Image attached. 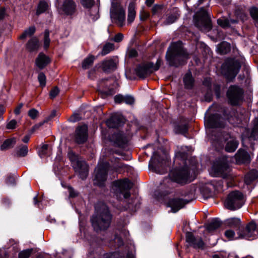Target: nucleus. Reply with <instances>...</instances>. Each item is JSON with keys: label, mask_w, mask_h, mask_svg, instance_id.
I'll return each mask as SVG.
<instances>
[{"label": "nucleus", "mask_w": 258, "mask_h": 258, "mask_svg": "<svg viewBox=\"0 0 258 258\" xmlns=\"http://www.w3.org/2000/svg\"><path fill=\"white\" fill-rule=\"evenodd\" d=\"M111 219L112 215L106 205L102 204L96 206L95 212L91 219L92 225L96 231L105 230L108 228Z\"/></svg>", "instance_id": "1"}, {"label": "nucleus", "mask_w": 258, "mask_h": 258, "mask_svg": "<svg viewBox=\"0 0 258 258\" xmlns=\"http://www.w3.org/2000/svg\"><path fill=\"white\" fill-rule=\"evenodd\" d=\"M166 60L170 66L177 67L182 64L188 58L187 52L183 49L180 42L171 44L166 53Z\"/></svg>", "instance_id": "2"}, {"label": "nucleus", "mask_w": 258, "mask_h": 258, "mask_svg": "<svg viewBox=\"0 0 258 258\" xmlns=\"http://www.w3.org/2000/svg\"><path fill=\"white\" fill-rule=\"evenodd\" d=\"M188 175L189 171L186 167L182 168H174L170 171L168 177L164 178L161 184L164 187H170L172 182L185 183Z\"/></svg>", "instance_id": "3"}, {"label": "nucleus", "mask_w": 258, "mask_h": 258, "mask_svg": "<svg viewBox=\"0 0 258 258\" xmlns=\"http://www.w3.org/2000/svg\"><path fill=\"white\" fill-rule=\"evenodd\" d=\"M68 156L79 177L82 179H85L88 174V167L85 161L81 160L72 151L69 152Z\"/></svg>", "instance_id": "4"}, {"label": "nucleus", "mask_w": 258, "mask_h": 258, "mask_svg": "<svg viewBox=\"0 0 258 258\" xmlns=\"http://www.w3.org/2000/svg\"><path fill=\"white\" fill-rule=\"evenodd\" d=\"M133 184L127 179L119 180L113 183L112 190L116 196V198L120 200L121 196L124 199L129 198L131 196L129 190L132 187Z\"/></svg>", "instance_id": "5"}, {"label": "nucleus", "mask_w": 258, "mask_h": 258, "mask_svg": "<svg viewBox=\"0 0 258 258\" xmlns=\"http://www.w3.org/2000/svg\"><path fill=\"white\" fill-rule=\"evenodd\" d=\"M195 24L200 30L208 32L212 28L211 20L208 12L204 8L200 9L194 17Z\"/></svg>", "instance_id": "6"}, {"label": "nucleus", "mask_w": 258, "mask_h": 258, "mask_svg": "<svg viewBox=\"0 0 258 258\" xmlns=\"http://www.w3.org/2000/svg\"><path fill=\"white\" fill-rule=\"evenodd\" d=\"M243 195L239 191L230 192L225 201V206L229 210L234 211L240 209L244 204Z\"/></svg>", "instance_id": "7"}, {"label": "nucleus", "mask_w": 258, "mask_h": 258, "mask_svg": "<svg viewBox=\"0 0 258 258\" xmlns=\"http://www.w3.org/2000/svg\"><path fill=\"white\" fill-rule=\"evenodd\" d=\"M110 15L112 21L118 26L122 27L124 25L125 18V10L119 2H112Z\"/></svg>", "instance_id": "8"}, {"label": "nucleus", "mask_w": 258, "mask_h": 258, "mask_svg": "<svg viewBox=\"0 0 258 258\" xmlns=\"http://www.w3.org/2000/svg\"><path fill=\"white\" fill-rule=\"evenodd\" d=\"M241 65L233 59H227L222 66V73L228 78H234L239 72Z\"/></svg>", "instance_id": "9"}, {"label": "nucleus", "mask_w": 258, "mask_h": 258, "mask_svg": "<svg viewBox=\"0 0 258 258\" xmlns=\"http://www.w3.org/2000/svg\"><path fill=\"white\" fill-rule=\"evenodd\" d=\"M162 63L160 59H157L155 64L152 62H147L139 66L136 69L137 75L140 78H144L154 71H157Z\"/></svg>", "instance_id": "10"}, {"label": "nucleus", "mask_w": 258, "mask_h": 258, "mask_svg": "<svg viewBox=\"0 0 258 258\" xmlns=\"http://www.w3.org/2000/svg\"><path fill=\"white\" fill-rule=\"evenodd\" d=\"M243 90L236 85H231L227 92V96L229 103L232 105H237L243 99Z\"/></svg>", "instance_id": "11"}, {"label": "nucleus", "mask_w": 258, "mask_h": 258, "mask_svg": "<svg viewBox=\"0 0 258 258\" xmlns=\"http://www.w3.org/2000/svg\"><path fill=\"white\" fill-rule=\"evenodd\" d=\"M108 164L103 163L98 165L95 169V178L94 184L99 186H103L107 178Z\"/></svg>", "instance_id": "12"}, {"label": "nucleus", "mask_w": 258, "mask_h": 258, "mask_svg": "<svg viewBox=\"0 0 258 258\" xmlns=\"http://www.w3.org/2000/svg\"><path fill=\"white\" fill-rule=\"evenodd\" d=\"M231 169L227 162L223 161L215 163L212 168L211 174L213 176H220L227 178L230 176Z\"/></svg>", "instance_id": "13"}, {"label": "nucleus", "mask_w": 258, "mask_h": 258, "mask_svg": "<svg viewBox=\"0 0 258 258\" xmlns=\"http://www.w3.org/2000/svg\"><path fill=\"white\" fill-rule=\"evenodd\" d=\"M166 160L161 158L157 153H155L149 162V167L155 172L163 174L166 170L164 165L166 164Z\"/></svg>", "instance_id": "14"}, {"label": "nucleus", "mask_w": 258, "mask_h": 258, "mask_svg": "<svg viewBox=\"0 0 258 258\" xmlns=\"http://www.w3.org/2000/svg\"><path fill=\"white\" fill-rule=\"evenodd\" d=\"M88 136V127L86 125H82L76 128L73 140L77 144H83L87 141Z\"/></svg>", "instance_id": "15"}, {"label": "nucleus", "mask_w": 258, "mask_h": 258, "mask_svg": "<svg viewBox=\"0 0 258 258\" xmlns=\"http://www.w3.org/2000/svg\"><path fill=\"white\" fill-rule=\"evenodd\" d=\"M76 10V5L72 0H64L58 7V11L61 15H72Z\"/></svg>", "instance_id": "16"}, {"label": "nucleus", "mask_w": 258, "mask_h": 258, "mask_svg": "<svg viewBox=\"0 0 258 258\" xmlns=\"http://www.w3.org/2000/svg\"><path fill=\"white\" fill-rule=\"evenodd\" d=\"M256 226L254 223L251 222L247 225L245 229L238 232V238L253 239L256 237L255 234Z\"/></svg>", "instance_id": "17"}, {"label": "nucleus", "mask_w": 258, "mask_h": 258, "mask_svg": "<svg viewBox=\"0 0 258 258\" xmlns=\"http://www.w3.org/2000/svg\"><path fill=\"white\" fill-rule=\"evenodd\" d=\"M186 241L190 246L195 248H203L204 243L201 238H196L190 232L186 233Z\"/></svg>", "instance_id": "18"}, {"label": "nucleus", "mask_w": 258, "mask_h": 258, "mask_svg": "<svg viewBox=\"0 0 258 258\" xmlns=\"http://www.w3.org/2000/svg\"><path fill=\"white\" fill-rule=\"evenodd\" d=\"M225 121L218 114L210 116L207 120V125L211 128L223 127Z\"/></svg>", "instance_id": "19"}, {"label": "nucleus", "mask_w": 258, "mask_h": 258, "mask_svg": "<svg viewBox=\"0 0 258 258\" xmlns=\"http://www.w3.org/2000/svg\"><path fill=\"white\" fill-rule=\"evenodd\" d=\"M186 203L180 199H173L169 201L168 205L171 208V211L173 213L177 212L179 209L184 207Z\"/></svg>", "instance_id": "20"}, {"label": "nucleus", "mask_w": 258, "mask_h": 258, "mask_svg": "<svg viewBox=\"0 0 258 258\" xmlns=\"http://www.w3.org/2000/svg\"><path fill=\"white\" fill-rule=\"evenodd\" d=\"M50 62V60L49 57L42 52L39 54L35 60V64L40 69H43L49 64Z\"/></svg>", "instance_id": "21"}, {"label": "nucleus", "mask_w": 258, "mask_h": 258, "mask_svg": "<svg viewBox=\"0 0 258 258\" xmlns=\"http://www.w3.org/2000/svg\"><path fill=\"white\" fill-rule=\"evenodd\" d=\"M122 121L123 118L121 116L114 114L106 121V124L110 128H115L119 126Z\"/></svg>", "instance_id": "22"}, {"label": "nucleus", "mask_w": 258, "mask_h": 258, "mask_svg": "<svg viewBox=\"0 0 258 258\" xmlns=\"http://www.w3.org/2000/svg\"><path fill=\"white\" fill-rule=\"evenodd\" d=\"M236 161L238 163H248L250 162V156L248 153L243 150H239L235 155Z\"/></svg>", "instance_id": "23"}, {"label": "nucleus", "mask_w": 258, "mask_h": 258, "mask_svg": "<svg viewBox=\"0 0 258 258\" xmlns=\"http://www.w3.org/2000/svg\"><path fill=\"white\" fill-rule=\"evenodd\" d=\"M39 46V40L36 37H33L30 39L26 45L27 50L30 52L37 51Z\"/></svg>", "instance_id": "24"}, {"label": "nucleus", "mask_w": 258, "mask_h": 258, "mask_svg": "<svg viewBox=\"0 0 258 258\" xmlns=\"http://www.w3.org/2000/svg\"><path fill=\"white\" fill-rule=\"evenodd\" d=\"M217 23L219 25L222 27L223 28H226L228 27H230L231 25L235 24L238 23V20L235 19H228L225 17H223L217 20Z\"/></svg>", "instance_id": "25"}, {"label": "nucleus", "mask_w": 258, "mask_h": 258, "mask_svg": "<svg viewBox=\"0 0 258 258\" xmlns=\"http://www.w3.org/2000/svg\"><path fill=\"white\" fill-rule=\"evenodd\" d=\"M257 177V171L255 170H250L245 175L244 182L247 185L250 184L253 181L255 180Z\"/></svg>", "instance_id": "26"}, {"label": "nucleus", "mask_w": 258, "mask_h": 258, "mask_svg": "<svg viewBox=\"0 0 258 258\" xmlns=\"http://www.w3.org/2000/svg\"><path fill=\"white\" fill-rule=\"evenodd\" d=\"M238 142L234 138H230L225 146V150L228 152H233L237 149Z\"/></svg>", "instance_id": "27"}, {"label": "nucleus", "mask_w": 258, "mask_h": 258, "mask_svg": "<svg viewBox=\"0 0 258 258\" xmlns=\"http://www.w3.org/2000/svg\"><path fill=\"white\" fill-rule=\"evenodd\" d=\"M116 64L112 59L106 60L102 63V68L104 71L109 72L114 70Z\"/></svg>", "instance_id": "28"}, {"label": "nucleus", "mask_w": 258, "mask_h": 258, "mask_svg": "<svg viewBox=\"0 0 258 258\" xmlns=\"http://www.w3.org/2000/svg\"><path fill=\"white\" fill-rule=\"evenodd\" d=\"M253 125L251 135L248 139L249 141L255 140L258 138V117L255 118L253 120Z\"/></svg>", "instance_id": "29"}, {"label": "nucleus", "mask_w": 258, "mask_h": 258, "mask_svg": "<svg viewBox=\"0 0 258 258\" xmlns=\"http://www.w3.org/2000/svg\"><path fill=\"white\" fill-rule=\"evenodd\" d=\"M16 140L15 138L6 140L1 146V150H8L13 147L16 144Z\"/></svg>", "instance_id": "30"}, {"label": "nucleus", "mask_w": 258, "mask_h": 258, "mask_svg": "<svg viewBox=\"0 0 258 258\" xmlns=\"http://www.w3.org/2000/svg\"><path fill=\"white\" fill-rule=\"evenodd\" d=\"M35 32V28L34 26H31L28 29H26L24 32L19 37L21 40L25 39L28 37L32 36Z\"/></svg>", "instance_id": "31"}, {"label": "nucleus", "mask_w": 258, "mask_h": 258, "mask_svg": "<svg viewBox=\"0 0 258 258\" xmlns=\"http://www.w3.org/2000/svg\"><path fill=\"white\" fill-rule=\"evenodd\" d=\"M183 81L186 88H191L193 86L194 80L190 72L186 74Z\"/></svg>", "instance_id": "32"}, {"label": "nucleus", "mask_w": 258, "mask_h": 258, "mask_svg": "<svg viewBox=\"0 0 258 258\" xmlns=\"http://www.w3.org/2000/svg\"><path fill=\"white\" fill-rule=\"evenodd\" d=\"M95 59V57L92 55H89L82 62V67L83 69H87L92 64Z\"/></svg>", "instance_id": "33"}, {"label": "nucleus", "mask_w": 258, "mask_h": 258, "mask_svg": "<svg viewBox=\"0 0 258 258\" xmlns=\"http://www.w3.org/2000/svg\"><path fill=\"white\" fill-rule=\"evenodd\" d=\"M226 224L230 227H239L240 225V220L237 218H230L226 220Z\"/></svg>", "instance_id": "34"}, {"label": "nucleus", "mask_w": 258, "mask_h": 258, "mask_svg": "<svg viewBox=\"0 0 258 258\" xmlns=\"http://www.w3.org/2000/svg\"><path fill=\"white\" fill-rule=\"evenodd\" d=\"M48 7L49 4L47 2L44 1H40L37 7L36 14L39 15L44 13L48 9Z\"/></svg>", "instance_id": "35"}, {"label": "nucleus", "mask_w": 258, "mask_h": 258, "mask_svg": "<svg viewBox=\"0 0 258 258\" xmlns=\"http://www.w3.org/2000/svg\"><path fill=\"white\" fill-rule=\"evenodd\" d=\"M136 17V11L133 5H130L128 10L127 22L128 23H132Z\"/></svg>", "instance_id": "36"}, {"label": "nucleus", "mask_w": 258, "mask_h": 258, "mask_svg": "<svg viewBox=\"0 0 258 258\" xmlns=\"http://www.w3.org/2000/svg\"><path fill=\"white\" fill-rule=\"evenodd\" d=\"M221 225V222L216 219L212 221L207 225V229L209 231H212L219 228Z\"/></svg>", "instance_id": "37"}, {"label": "nucleus", "mask_w": 258, "mask_h": 258, "mask_svg": "<svg viewBox=\"0 0 258 258\" xmlns=\"http://www.w3.org/2000/svg\"><path fill=\"white\" fill-rule=\"evenodd\" d=\"M28 152V147L26 145H22L17 148L16 154L18 156L24 157L27 154Z\"/></svg>", "instance_id": "38"}, {"label": "nucleus", "mask_w": 258, "mask_h": 258, "mask_svg": "<svg viewBox=\"0 0 258 258\" xmlns=\"http://www.w3.org/2000/svg\"><path fill=\"white\" fill-rule=\"evenodd\" d=\"M218 50L220 53L226 54L230 50L229 44L225 42H222L218 45Z\"/></svg>", "instance_id": "39"}, {"label": "nucleus", "mask_w": 258, "mask_h": 258, "mask_svg": "<svg viewBox=\"0 0 258 258\" xmlns=\"http://www.w3.org/2000/svg\"><path fill=\"white\" fill-rule=\"evenodd\" d=\"M179 14L176 12L173 14L168 16L164 21V24L165 25H170L174 23L179 17Z\"/></svg>", "instance_id": "40"}, {"label": "nucleus", "mask_w": 258, "mask_h": 258, "mask_svg": "<svg viewBox=\"0 0 258 258\" xmlns=\"http://www.w3.org/2000/svg\"><path fill=\"white\" fill-rule=\"evenodd\" d=\"M114 45L112 43H106L102 50V51L101 52V54L102 55H105L108 53H109L110 52L114 50Z\"/></svg>", "instance_id": "41"}, {"label": "nucleus", "mask_w": 258, "mask_h": 258, "mask_svg": "<svg viewBox=\"0 0 258 258\" xmlns=\"http://www.w3.org/2000/svg\"><path fill=\"white\" fill-rule=\"evenodd\" d=\"M48 145H43L38 151V154L41 158H42L48 155Z\"/></svg>", "instance_id": "42"}, {"label": "nucleus", "mask_w": 258, "mask_h": 258, "mask_svg": "<svg viewBox=\"0 0 258 258\" xmlns=\"http://www.w3.org/2000/svg\"><path fill=\"white\" fill-rule=\"evenodd\" d=\"M32 251V249H28L19 252V258H29Z\"/></svg>", "instance_id": "43"}, {"label": "nucleus", "mask_w": 258, "mask_h": 258, "mask_svg": "<svg viewBox=\"0 0 258 258\" xmlns=\"http://www.w3.org/2000/svg\"><path fill=\"white\" fill-rule=\"evenodd\" d=\"M38 80L40 85L42 87H44L46 85V77L43 73H40L38 76Z\"/></svg>", "instance_id": "44"}, {"label": "nucleus", "mask_w": 258, "mask_h": 258, "mask_svg": "<svg viewBox=\"0 0 258 258\" xmlns=\"http://www.w3.org/2000/svg\"><path fill=\"white\" fill-rule=\"evenodd\" d=\"M49 32L48 30H46L44 32V47L47 49L50 43V39L49 38Z\"/></svg>", "instance_id": "45"}, {"label": "nucleus", "mask_w": 258, "mask_h": 258, "mask_svg": "<svg viewBox=\"0 0 258 258\" xmlns=\"http://www.w3.org/2000/svg\"><path fill=\"white\" fill-rule=\"evenodd\" d=\"M250 13L251 17L258 24V9L253 7L250 9Z\"/></svg>", "instance_id": "46"}, {"label": "nucleus", "mask_w": 258, "mask_h": 258, "mask_svg": "<svg viewBox=\"0 0 258 258\" xmlns=\"http://www.w3.org/2000/svg\"><path fill=\"white\" fill-rule=\"evenodd\" d=\"M81 3L84 7L91 8L94 4V0H81Z\"/></svg>", "instance_id": "47"}, {"label": "nucleus", "mask_w": 258, "mask_h": 258, "mask_svg": "<svg viewBox=\"0 0 258 258\" xmlns=\"http://www.w3.org/2000/svg\"><path fill=\"white\" fill-rule=\"evenodd\" d=\"M225 236L229 240H232L234 239L235 232L232 230H227L225 232Z\"/></svg>", "instance_id": "48"}, {"label": "nucleus", "mask_w": 258, "mask_h": 258, "mask_svg": "<svg viewBox=\"0 0 258 258\" xmlns=\"http://www.w3.org/2000/svg\"><path fill=\"white\" fill-rule=\"evenodd\" d=\"M123 102L128 105H132L134 103L135 99L131 95L124 96Z\"/></svg>", "instance_id": "49"}, {"label": "nucleus", "mask_w": 258, "mask_h": 258, "mask_svg": "<svg viewBox=\"0 0 258 258\" xmlns=\"http://www.w3.org/2000/svg\"><path fill=\"white\" fill-rule=\"evenodd\" d=\"M228 120L230 123H231V124H232L234 125H238L240 123V122L241 121V119H239L236 116L230 117L229 118H228Z\"/></svg>", "instance_id": "50"}, {"label": "nucleus", "mask_w": 258, "mask_h": 258, "mask_svg": "<svg viewBox=\"0 0 258 258\" xmlns=\"http://www.w3.org/2000/svg\"><path fill=\"white\" fill-rule=\"evenodd\" d=\"M59 90L57 87H54L51 89L49 93V96L50 98L53 99L59 93Z\"/></svg>", "instance_id": "51"}, {"label": "nucleus", "mask_w": 258, "mask_h": 258, "mask_svg": "<svg viewBox=\"0 0 258 258\" xmlns=\"http://www.w3.org/2000/svg\"><path fill=\"white\" fill-rule=\"evenodd\" d=\"M80 118L81 117L79 114L74 113L68 119V121L70 122H75L80 120Z\"/></svg>", "instance_id": "52"}, {"label": "nucleus", "mask_w": 258, "mask_h": 258, "mask_svg": "<svg viewBox=\"0 0 258 258\" xmlns=\"http://www.w3.org/2000/svg\"><path fill=\"white\" fill-rule=\"evenodd\" d=\"M38 114V111L34 109H30L28 112V115L29 116L33 119H35Z\"/></svg>", "instance_id": "53"}, {"label": "nucleus", "mask_w": 258, "mask_h": 258, "mask_svg": "<svg viewBox=\"0 0 258 258\" xmlns=\"http://www.w3.org/2000/svg\"><path fill=\"white\" fill-rule=\"evenodd\" d=\"M16 179L14 176L9 175L6 180V183L9 185H13L15 184Z\"/></svg>", "instance_id": "54"}, {"label": "nucleus", "mask_w": 258, "mask_h": 258, "mask_svg": "<svg viewBox=\"0 0 258 258\" xmlns=\"http://www.w3.org/2000/svg\"><path fill=\"white\" fill-rule=\"evenodd\" d=\"M124 96L121 95H117L114 96V100L116 103H121L123 102Z\"/></svg>", "instance_id": "55"}, {"label": "nucleus", "mask_w": 258, "mask_h": 258, "mask_svg": "<svg viewBox=\"0 0 258 258\" xmlns=\"http://www.w3.org/2000/svg\"><path fill=\"white\" fill-rule=\"evenodd\" d=\"M123 38V35L122 33H117L116 34L113 38V40L116 42H120L121 41Z\"/></svg>", "instance_id": "56"}, {"label": "nucleus", "mask_w": 258, "mask_h": 258, "mask_svg": "<svg viewBox=\"0 0 258 258\" xmlns=\"http://www.w3.org/2000/svg\"><path fill=\"white\" fill-rule=\"evenodd\" d=\"M17 124V121L13 119L11 120L7 125V127L8 129H14L15 128Z\"/></svg>", "instance_id": "57"}, {"label": "nucleus", "mask_w": 258, "mask_h": 258, "mask_svg": "<svg viewBox=\"0 0 258 258\" xmlns=\"http://www.w3.org/2000/svg\"><path fill=\"white\" fill-rule=\"evenodd\" d=\"M149 16V14L148 12L145 11L143 10L140 12V18L142 20H146Z\"/></svg>", "instance_id": "58"}, {"label": "nucleus", "mask_w": 258, "mask_h": 258, "mask_svg": "<svg viewBox=\"0 0 258 258\" xmlns=\"http://www.w3.org/2000/svg\"><path fill=\"white\" fill-rule=\"evenodd\" d=\"M119 139L116 140V143L118 144L119 146H122L125 143L126 141L125 139L123 138V137L121 135H119Z\"/></svg>", "instance_id": "59"}, {"label": "nucleus", "mask_w": 258, "mask_h": 258, "mask_svg": "<svg viewBox=\"0 0 258 258\" xmlns=\"http://www.w3.org/2000/svg\"><path fill=\"white\" fill-rule=\"evenodd\" d=\"M138 55L137 51L134 49H131L128 51V56L130 57H134Z\"/></svg>", "instance_id": "60"}, {"label": "nucleus", "mask_w": 258, "mask_h": 258, "mask_svg": "<svg viewBox=\"0 0 258 258\" xmlns=\"http://www.w3.org/2000/svg\"><path fill=\"white\" fill-rule=\"evenodd\" d=\"M161 8H162L161 6H160V5L154 6L152 9L153 13L156 14V13L158 12V11L159 10H160L161 9Z\"/></svg>", "instance_id": "61"}, {"label": "nucleus", "mask_w": 258, "mask_h": 258, "mask_svg": "<svg viewBox=\"0 0 258 258\" xmlns=\"http://www.w3.org/2000/svg\"><path fill=\"white\" fill-rule=\"evenodd\" d=\"M6 16L5 10L4 8H0V20H3Z\"/></svg>", "instance_id": "62"}, {"label": "nucleus", "mask_w": 258, "mask_h": 258, "mask_svg": "<svg viewBox=\"0 0 258 258\" xmlns=\"http://www.w3.org/2000/svg\"><path fill=\"white\" fill-rule=\"evenodd\" d=\"M70 196L71 197H75L78 195V194L72 188H69Z\"/></svg>", "instance_id": "63"}, {"label": "nucleus", "mask_w": 258, "mask_h": 258, "mask_svg": "<svg viewBox=\"0 0 258 258\" xmlns=\"http://www.w3.org/2000/svg\"><path fill=\"white\" fill-rule=\"evenodd\" d=\"M23 104L22 103L20 104L15 109V113L16 114L18 115L20 113V110L22 107H23Z\"/></svg>", "instance_id": "64"}]
</instances>
